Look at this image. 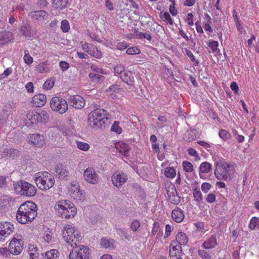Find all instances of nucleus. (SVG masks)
<instances>
[{"label": "nucleus", "instance_id": "1", "mask_svg": "<svg viewBox=\"0 0 259 259\" xmlns=\"http://www.w3.org/2000/svg\"><path fill=\"white\" fill-rule=\"evenodd\" d=\"M37 215L36 204L31 201H27L21 204L16 212L17 222L23 225L31 223Z\"/></svg>", "mask_w": 259, "mask_h": 259}, {"label": "nucleus", "instance_id": "2", "mask_svg": "<svg viewBox=\"0 0 259 259\" xmlns=\"http://www.w3.org/2000/svg\"><path fill=\"white\" fill-rule=\"evenodd\" d=\"M54 209L56 214L63 219L69 220L77 214L75 205L68 200H61L56 202Z\"/></svg>", "mask_w": 259, "mask_h": 259}, {"label": "nucleus", "instance_id": "3", "mask_svg": "<svg viewBox=\"0 0 259 259\" xmlns=\"http://www.w3.org/2000/svg\"><path fill=\"white\" fill-rule=\"evenodd\" d=\"M62 236L65 242L73 248H77L81 239L77 229L70 224H66L62 230Z\"/></svg>", "mask_w": 259, "mask_h": 259}, {"label": "nucleus", "instance_id": "4", "mask_svg": "<svg viewBox=\"0 0 259 259\" xmlns=\"http://www.w3.org/2000/svg\"><path fill=\"white\" fill-rule=\"evenodd\" d=\"M109 115L103 109H96L92 111L88 115L89 125L92 128H99L105 124V119H108Z\"/></svg>", "mask_w": 259, "mask_h": 259}, {"label": "nucleus", "instance_id": "5", "mask_svg": "<svg viewBox=\"0 0 259 259\" xmlns=\"http://www.w3.org/2000/svg\"><path fill=\"white\" fill-rule=\"evenodd\" d=\"M214 175L219 180H230L233 175L234 168L230 163L224 160H220L215 163Z\"/></svg>", "mask_w": 259, "mask_h": 259}, {"label": "nucleus", "instance_id": "6", "mask_svg": "<svg viewBox=\"0 0 259 259\" xmlns=\"http://www.w3.org/2000/svg\"><path fill=\"white\" fill-rule=\"evenodd\" d=\"M35 181L37 187L42 190L50 189L54 186L55 183L54 177L46 171L39 173Z\"/></svg>", "mask_w": 259, "mask_h": 259}, {"label": "nucleus", "instance_id": "7", "mask_svg": "<svg viewBox=\"0 0 259 259\" xmlns=\"http://www.w3.org/2000/svg\"><path fill=\"white\" fill-rule=\"evenodd\" d=\"M14 188L17 193L25 196H34L36 193L35 187L25 181H20L14 184Z\"/></svg>", "mask_w": 259, "mask_h": 259}, {"label": "nucleus", "instance_id": "8", "mask_svg": "<svg viewBox=\"0 0 259 259\" xmlns=\"http://www.w3.org/2000/svg\"><path fill=\"white\" fill-rule=\"evenodd\" d=\"M50 106L52 110L60 114L65 113L68 108V104L65 99L57 96L51 98Z\"/></svg>", "mask_w": 259, "mask_h": 259}, {"label": "nucleus", "instance_id": "9", "mask_svg": "<svg viewBox=\"0 0 259 259\" xmlns=\"http://www.w3.org/2000/svg\"><path fill=\"white\" fill-rule=\"evenodd\" d=\"M11 254L17 255L19 254L24 248V241L21 235L15 234L10 241L9 245Z\"/></svg>", "mask_w": 259, "mask_h": 259}, {"label": "nucleus", "instance_id": "10", "mask_svg": "<svg viewBox=\"0 0 259 259\" xmlns=\"http://www.w3.org/2000/svg\"><path fill=\"white\" fill-rule=\"evenodd\" d=\"M69 259H90L89 249L81 245L78 249L74 248L69 253Z\"/></svg>", "mask_w": 259, "mask_h": 259}, {"label": "nucleus", "instance_id": "11", "mask_svg": "<svg viewBox=\"0 0 259 259\" xmlns=\"http://www.w3.org/2000/svg\"><path fill=\"white\" fill-rule=\"evenodd\" d=\"M14 230V226L12 223L6 221L0 222V241L10 235Z\"/></svg>", "mask_w": 259, "mask_h": 259}, {"label": "nucleus", "instance_id": "12", "mask_svg": "<svg viewBox=\"0 0 259 259\" xmlns=\"http://www.w3.org/2000/svg\"><path fill=\"white\" fill-rule=\"evenodd\" d=\"M83 178L85 181L92 184H97L99 181V177L92 167H88L83 171Z\"/></svg>", "mask_w": 259, "mask_h": 259}, {"label": "nucleus", "instance_id": "13", "mask_svg": "<svg viewBox=\"0 0 259 259\" xmlns=\"http://www.w3.org/2000/svg\"><path fill=\"white\" fill-rule=\"evenodd\" d=\"M82 50L87 52L89 54L97 58H101L102 57V52L97 49V48L86 42H81Z\"/></svg>", "mask_w": 259, "mask_h": 259}, {"label": "nucleus", "instance_id": "14", "mask_svg": "<svg viewBox=\"0 0 259 259\" xmlns=\"http://www.w3.org/2000/svg\"><path fill=\"white\" fill-rule=\"evenodd\" d=\"M169 253L171 259H182V246L172 241L169 245Z\"/></svg>", "mask_w": 259, "mask_h": 259}, {"label": "nucleus", "instance_id": "15", "mask_svg": "<svg viewBox=\"0 0 259 259\" xmlns=\"http://www.w3.org/2000/svg\"><path fill=\"white\" fill-rule=\"evenodd\" d=\"M68 193L75 200H80L82 193L80 190V186L78 182H72L68 187Z\"/></svg>", "mask_w": 259, "mask_h": 259}, {"label": "nucleus", "instance_id": "16", "mask_svg": "<svg viewBox=\"0 0 259 259\" xmlns=\"http://www.w3.org/2000/svg\"><path fill=\"white\" fill-rule=\"evenodd\" d=\"M127 180V175L123 172H119L118 171L113 173L111 177L113 185L118 188L122 186Z\"/></svg>", "mask_w": 259, "mask_h": 259}, {"label": "nucleus", "instance_id": "17", "mask_svg": "<svg viewBox=\"0 0 259 259\" xmlns=\"http://www.w3.org/2000/svg\"><path fill=\"white\" fill-rule=\"evenodd\" d=\"M69 102L72 107L76 109H81L85 105V100L84 98L78 95L70 96Z\"/></svg>", "mask_w": 259, "mask_h": 259}, {"label": "nucleus", "instance_id": "18", "mask_svg": "<svg viewBox=\"0 0 259 259\" xmlns=\"http://www.w3.org/2000/svg\"><path fill=\"white\" fill-rule=\"evenodd\" d=\"M218 240L215 235H212L204 241L202 247L204 249H212L218 245Z\"/></svg>", "mask_w": 259, "mask_h": 259}, {"label": "nucleus", "instance_id": "19", "mask_svg": "<svg viewBox=\"0 0 259 259\" xmlns=\"http://www.w3.org/2000/svg\"><path fill=\"white\" fill-rule=\"evenodd\" d=\"M167 193L169 201L171 203L174 205H177L180 202V197L177 194V192L175 186L173 185L171 188L167 190Z\"/></svg>", "mask_w": 259, "mask_h": 259}, {"label": "nucleus", "instance_id": "20", "mask_svg": "<svg viewBox=\"0 0 259 259\" xmlns=\"http://www.w3.org/2000/svg\"><path fill=\"white\" fill-rule=\"evenodd\" d=\"M115 148L116 150L124 156H128L131 149L130 145L123 142L119 141L115 144Z\"/></svg>", "mask_w": 259, "mask_h": 259}, {"label": "nucleus", "instance_id": "21", "mask_svg": "<svg viewBox=\"0 0 259 259\" xmlns=\"http://www.w3.org/2000/svg\"><path fill=\"white\" fill-rule=\"evenodd\" d=\"M38 111L34 109H30L26 113L25 120L28 124H34L38 122Z\"/></svg>", "mask_w": 259, "mask_h": 259}, {"label": "nucleus", "instance_id": "22", "mask_svg": "<svg viewBox=\"0 0 259 259\" xmlns=\"http://www.w3.org/2000/svg\"><path fill=\"white\" fill-rule=\"evenodd\" d=\"M47 102V97L45 95L42 94H38L34 95L32 98L31 103L33 106L40 107L43 106Z\"/></svg>", "mask_w": 259, "mask_h": 259}, {"label": "nucleus", "instance_id": "23", "mask_svg": "<svg viewBox=\"0 0 259 259\" xmlns=\"http://www.w3.org/2000/svg\"><path fill=\"white\" fill-rule=\"evenodd\" d=\"M29 140L31 144L36 147H42L45 144L44 136L38 134L30 135Z\"/></svg>", "mask_w": 259, "mask_h": 259}, {"label": "nucleus", "instance_id": "24", "mask_svg": "<svg viewBox=\"0 0 259 259\" xmlns=\"http://www.w3.org/2000/svg\"><path fill=\"white\" fill-rule=\"evenodd\" d=\"M31 18L37 21L42 22L48 18V13L44 10L34 11L30 13Z\"/></svg>", "mask_w": 259, "mask_h": 259}, {"label": "nucleus", "instance_id": "25", "mask_svg": "<svg viewBox=\"0 0 259 259\" xmlns=\"http://www.w3.org/2000/svg\"><path fill=\"white\" fill-rule=\"evenodd\" d=\"M173 220L177 223H181L185 218L184 211L180 208L177 207L171 212Z\"/></svg>", "mask_w": 259, "mask_h": 259}, {"label": "nucleus", "instance_id": "26", "mask_svg": "<svg viewBox=\"0 0 259 259\" xmlns=\"http://www.w3.org/2000/svg\"><path fill=\"white\" fill-rule=\"evenodd\" d=\"M172 241L181 246L185 245L188 242V237L186 234L180 232L178 233L176 236V239Z\"/></svg>", "mask_w": 259, "mask_h": 259}, {"label": "nucleus", "instance_id": "27", "mask_svg": "<svg viewBox=\"0 0 259 259\" xmlns=\"http://www.w3.org/2000/svg\"><path fill=\"white\" fill-rule=\"evenodd\" d=\"M55 169L59 179L63 180L68 177V172L63 165L61 164H57Z\"/></svg>", "mask_w": 259, "mask_h": 259}, {"label": "nucleus", "instance_id": "28", "mask_svg": "<svg viewBox=\"0 0 259 259\" xmlns=\"http://www.w3.org/2000/svg\"><path fill=\"white\" fill-rule=\"evenodd\" d=\"M120 77L123 82L128 85H132L134 82V78L131 71H125Z\"/></svg>", "mask_w": 259, "mask_h": 259}, {"label": "nucleus", "instance_id": "29", "mask_svg": "<svg viewBox=\"0 0 259 259\" xmlns=\"http://www.w3.org/2000/svg\"><path fill=\"white\" fill-rule=\"evenodd\" d=\"M12 33L9 31H5L0 33V42L2 46L8 42L12 38Z\"/></svg>", "mask_w": 259, "mask_h": 259}, {"label": "nucleus", "instance_id": "30", "mask_svg": "<svg viewBox=\"0 0 259 259\" xmlns=\"http://www.w3.org/2000/svg\"><path fill=\"white\" fill-rule=\"evenodd\" d=\"M205 21L203 22V27L205 31L209 32H212L213 30L210 26L211 23V19L208 14H205Z\"/></svg>", "mask_w": 259, "mask_h": 259}, {"label": "nucleus", "instance_id": "31", "mask_svg": "<svg viewBox=\"0 0 259 259\" xmlns=\"http://www.w3.org/2000/svg\"><path fill=\"white\" fill-rule=\"evenodd\" d=\"M18 151L15 149H6L3 153V156L14 159L18 154Z\"/></svg>", "mask_w": 259, "mask_h": 259}, {"label": "nucleus", "instance_id": "32", "mask_svg": "<svg viewBox=\"0 0 259 259\" xmlns=\"http://www.w3.org/2000/svg\"><path fill=\"white\" fill-rule=\"evenodd\" d=\"M68 4V0H53L52 5L55 9L62 10L65 8Z\"/></svg>", "mask_w": 259, "mask_h": 259}, {"label": "nucleus", "instance_id": "33", "mask_svg": "<svg viewBox=\"0 0 259 259\" xmlns=\"http://www.w3.org/2000/svg\"><path fill=\"white\" fill-rule=\"evenodd\" d=\"M114 241L113 239L102 238L100 241V245L103 248H114Z\"/></svg>", "mask_w": 259, "mask_h": 259}, {"label": "nucleus", "instance_id": "34", "mask_svg": "<svg viewBox=\"0 0 259 259\" xmlns=\"http://www.w3.org/2000/svg\"><path fill=\"white\" fill-rule=\"evenodd\" d=\"M38 114L39 115V117L38 118V122L46 123L49 120V114L47 111L39 110L38 112Z\"/></svg>", "mask_w": 259, "mask_h": 259}, {"label": "nucleus", "instance_id": "35", "mask_svg": "<svg viewBox=\"0 0 259 259\" xmlns=\"http://www.w3.org/2000/svg\"><path fill=\"white\" fill-rule=\"evenodd\" d=\"M193 195L195 201L200 203L203 199L202 194L199 188L193 189Z\"/></svg>", "mask_w": 259, "mask_h": 259}, {"label": "nucleus", "instance_id": "36", "mask_svg": "<svg viewBox=\"0 0 259 259\" xmlns=\"http://www.w3.org/2000/svg\"><path fill=\"white\" fill-rule=\"evenodd\" d=\"M164 175L169 179H173L176 176V171L172 167H167L164 169Z\"/></svg>", "mask_w": 259, "mask_h": 259}, {"label": "nucleus", "instance_id": "37", "mask_svg": "<svg viewBox=\"0 0 259 259\" xmlns=\"http://www.w3.org/2000/svg\"><path fill=\"white\" fill-rule=\"evenodd\" d=\"M140 22L143 26L149 25L152 22L153 18L149 15L147 14L145 16H141L139 17Z\"/></svg>", "mask_w": 259, "mask_h": 259}, {"label": "nucleus", "instance_id": "38", "mask_svg": "<svg viewBox=\"0 0 259 259\" xmlns=\"http://www.w3.org/2000/svg\"><path fill=\"white\" fill-rule=\"evenodd\" d=\"M89 77L93 81L97 82H100L104 80V77L103 75L93 72L90 73Z\"/></svg>", "mask_w": 259, "mask_h": 259}, {"label": "nucleus", "instance_id": "39", "mask_svg": "<svg viewBox=\"0 0 259 259\" xmlns=\"http://www.w3.org/2000/svg\"><path fill=\"white\" fill-rule=\"evenodd\" d=\"M211 169V165L207 162H202L199 166L200 171L202 173H208Z\"/></svg>", "mask_w": 259, "mask_h": 259}, {"label": "nucleus", "instance_id": "40", "mask_svg": "<svg viewBox=\"0 0 259 259\" xmlns=\"http://www.w3.org/2000/svg\"><path fill=\"white\" fill-rule=\"evenodd\" d=\"M59 252L56 249H52L47 251L45 254V259H57L58 257Z\"/></svg>", "mask_w": 259, "mask_h": 259}, {"label": "nucleus", "instance_id": "41", "mask_svg": "<svg viewBox=\"0 0 259 259\" xmlns=\"http://www.w3.org/2000/svg\"><path fill=\"white\" fill-rule=\"evenodd\" d=\"M248 227L251 230H254L256 228H259V218L252 217L250 221Z\"/></svg>", "mask_w": 259, "mask_h": 259}, {"label": "nucleus", "instance_id": "42", "mask_svg": "<svg viewBox=\"0 0 259 259\" xmlns=\"http://www.w3.org/2000/svg\"><path fill=\"white\" fill-rule=\"evenodd\" d=\"M36 70L40 73L48 72L49 71L48 63L46 62L40 63L36 67Z\"/></svg>", "mask_w": 259, "mask_h": 259}, {"label": "nucleus", "instance_id": "43", "mask_svg": "<svg viewBox=\"0 0 259 259\" xmlns=\"http://www.w3.org/2000/svg\"><path fill=\"white\" fill-rule=\"evenodd\" d=\"M160 18L166 23L170 25H174V21L168 13L164 12V13H161Z\"/></svg>", "mask_w": 259, "mask_h": 259}, {"label": "nucleus", "instance_id": "44", "mask_svg": "<svg viewBox=\"0 0 259 259\" xmlns=\"http://www.w3.org/2000/svg\"><path fill=\"white\" fill-rule=\"evenodd\" d=\"M114 74L116 76L122 75L125 71V67L121 64H117L113 68Z\"/></svg>", "mask_w": 259, "mask_h": 259}, {"label": "nucleus", "instance_id": "45", "mask_svg": "<svg viewBox=\"0 0 259 259\" xmlns=\"http://www.w3.org/2000/svg\"><path fill=\"white\" fill-rule=\"evenodd\" d=\"M182 166L184 170L187 172H191L194 170L192 164L187 161H184L182 162Z\"/></svg>", "mask_w": 259, "mask_h": 259}, {"label": "nucleus", "instance_id": "46", "mask_svg": "<svg viewBox=\"0 0 259 259\" xmlns=\"http://www.w3.org/2000/svg\"><path fill=\"white\" fill-rule=\"evenodd\" d=\"M76 145L79 149L83 151H88L90 148V146L89 144L81 141H76Z\"/></svg>", "mask_w": 259, "mask_h": 259}, {"label": "nucleus", "instance_id": "47", "mask_svg": "<svg viewBox=\"0 0 259 259\" xmlns=\"http://www.w3.org/2000/svg\"><path fill=\"white\" fill-rule=\"evenodd\" d=\"M219 135L224 141H227L231 138V134L225 130H221L219 131Z\"/></svg>", "mask_w": 259, "mask_h": 259}, {"label": "nucleus", "instance_id": "48", "mask_svg": "<svg viewBox=\"0 0 259 259\" xmlns=\"http://www.w3.org/2000/svg\"><path fill=\"white\" fill-rule=\"evenodd\" d=\"M140 53H141L140 49L137 46L128 48L126 50V53L127 55H138V54H140Z\"/></svg>", "mask_w": 259, "mask_h": 259}, {"label": "nucleus", "instance_id": "49", "mask_svg": "<svg viewBox=\"0 0 259 259\" xmlns=\"http://www.w3.org/2000/svg\"><path fill=\"white\" fill-rule=\"evenodd\" d=\"M23 60L24 61L25 63H26L28 65H30L33 63V58L29 54V51L27 50L24 51V55L23 57Z\"/></svg>", "mask_w": 259, "mask_h": 259}, {"label": "nucleus", "instance_id": "50", "mask_svg": "<svg viewBox=\"0 0 259 259\" xmlns=\"http://www.w3.org/2000/svg\"><path fill=\"white\" fill-rule=\"evenodd\" d=\"M31 27L28 26H22L21 27V31L22 33L26 37H30L31 36Z\"/></svg>", "mask_w": 259, "mask_h": 259}, {"label": "nucleus", "instance_id": "51", "mask_svg": "<svg viewBox=\"0 0 259 259\" xmlns=\"http://www.w3.org/2000/svg\"><path fill=\"white\" fill-rule=\"evenodd\" d=\"M70 29V24L68 20H63L61 23V29L63 32H68Z\"/></svg>", "mask_w": 259, "mask_h": 259}, {"label": "nucleus", "instance_id": "52", "mask_svg": "<svg viewBox=\"0 0 259 259\" xmlns=\"http://www.w3.org/2000/svg\"><path fill=\"white\" fill-rule=\"evenodd\" d=\"M54 85V79L53 78L48 79L43 84L44 90H49L51 89Z\"/></svg>", "mask_w": 259, "mask_h": 259}, {"label": "nucleus", "instance_id": "53", "mask_svg": "<svg viewBox=\"0 0 259 259\" xmlns=\"http://www.w3.org/2000/svg\"><path fill=\"white\" fill-rule=\"evenodd\" d=\"M185 50L187 55L189 57L191 61L193 63V65L195 66H197L199 64L198 60L195 58L193 54L191 51L188 50L187 49H185Z\"/></svg>", "mask_w": 259, "mask_h": 259}, {"label": "nucleus", "instance_id": "54", "mask_svg": "<svg viewBox=\"0 0 259 259\" xmlns=\"http://www.w3.org/2000/svg\"><path fill=\"white\" fill-rule=\"evenodd\" d=\"M198 254L202 259H212L209 253L204 249H199Z\"/></svg>", "mask_w": 259, "mask_h": 259}, {"label": "nucleus", "instance_id": "55", "mask_svg": "<svg viewBox=\"0 0 259 259\" xmlns=\"http://www.w3.org/2000/svg\"><path fill=\"white\" fill-rule=\"evenodd\" d=\"M0 254L3 257H9L11 254V251L10 250V247H9V249H8L7 247H1Z\"/></svg>", "mask_w": 259, "mask_h": 259}, {"label": "nucleus", "instance_id": "56", "mask_svg": "<svg viewBox=\"0 0 259 259\" xmlns=\"http://www.w3.org/2000/svg\"><path fill=\"white\" fill-rule=\"evenodd\" d=\"M111 130L115 132L117 134H120L122 133V130L119 125V122L115 121L112 124Z\"/></svg>", "mask_w": 259, "mask_h": 259}, {"label": "nucleus", "instance_id": "57", "mask_svg": "<svg viewBox=\"0 0 259 259\" xmlns=\"http://www.w3.org/2000/svg\"><path fill=\"white\" fill-rule=\"evenodd\" d=\"M179 35H180L183 38L185 39L187 41L190 40H192L191 34H190L189 36L187 33L182 29H179Z\"/></svg>", "mask_w": 259, "mask_h": 259}, {"label": "nucleus", "instance_id": "58", "mask_svg": "<svg viewBox=\"0 0 259 259\" xmlns=\"http://www.w3.org/2000/svg\"><path fill=\"white\" fill-rule=\"evenodd\" d=\"M208 46L211 49L212 52H215L218 50L219 42L215 40H211L209 41Z\"/></svg>", "mask_w": 259, "mask_h": 259}, {"label": "nucleus", "instance_id": "59", "mask_svg": "<svg viewBox=\"0 0 259 259\" xmlns=\"http://www.w3.org/2000/svg\"><path fill=\"white\" fill-rule=\"evenodd\" d=\"M193 19L194 16L193 14L189 13L187 15L185 21L189 26H192L194 25Z\"/></svg>", "mask_w": 259, "mask_h": 259}, {"label": "nucleus", "instance_id": "60", "mask_svg": "<svg viewBox=\"0 0 259 259\" xmlns=\"http://www.w3.org/2000/svg\"><path fill=\"white\" fill-rule=\"evenodd\" d=\"M137 35L139 38H141V39L145 38L148 40H151V39L152 38L151 35L146 32H139L137 34Z\"/></svg>", "mask_w": 259, "mask_h": 259}, {"label": "nucleus", "instance_id": "61", "mask_svg": "<svg viewBox=\"0 0 259 259\" xmlns=\"http://www.w3.org/2000/svg\"><path fill=\"white\" fill-rule=\"evenodd\" d=\"M140 226V223L137 220L133 221L131 224V228L134 232L136 231L139 228Z\"/></svg>", "mask_w": 259, "mask_h": 259}, {"label": "nucleus", "instance_id": "62", "mask_svg": "<svg viewBox=\"0 0 259 259\" xmlns=\"http://www.w3.org/2000/svg\"><path fill=\"white\" fill-rule=\"evenodd\" d=\"M128 47V44L125 41L119 42L116 45L117 50L123 51Z\"/></svg>", "mask_w": 259, "mask_h": 259}, {"label": "nucleus", "instance_id": "63", "mask_svg": "<svg viewBox=\"0 0 259 259\" xmlns=\"http://www.w3.org/2000/svg\"><path fill=\"white\" fill-rule=\"evenodd\" d=\"M210 188L211 185L209 183H203L201 185V190L205 193H207Z\"/></svg>", "mask_w": 259, "mask_h": 259}, {"label": "nucleus", "instance_id": "64", "mask_svg": "<svg viewBox=\"0 0 259 259\" xmlns=\"http://www.w3.org/2000/svg\"><path fill=\"white\" fill-rule=\"evenodd\" d=\"M216 196L215 194L212 193L208 194L206 198V201L208 203H212L215 201Z\"/></svg>", "mask_w": 259, "mask_h": 259}]
</instances>
